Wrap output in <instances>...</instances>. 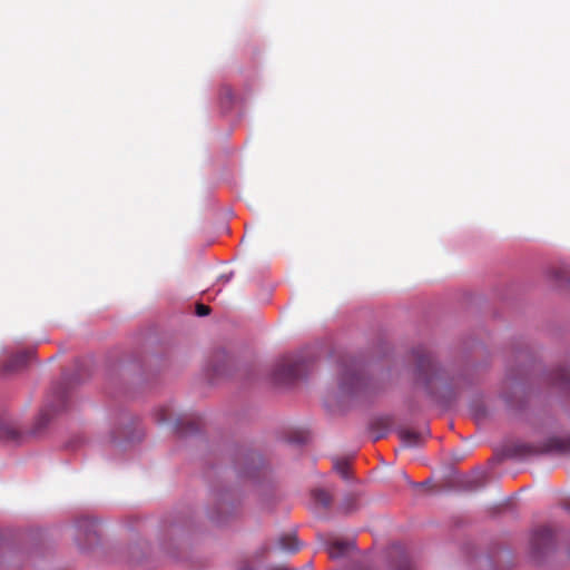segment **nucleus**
Instances as JSON below:
<instances>
[{"label": "nucleus", "instance_id": "f03ea898", "mask_svg": "<svg viewBox=\"0 0 570 570\" xmlns=\"http://www.w3.org/2000/svg\"><path fill=\"white\" fill-rule=\"evenodd\" d=\"M517 452L520 455H537V454H570V436H552L540 445L520 444L517 446Z\"/></svg>", "mask_w": 570, "mask_h": 570}, {"label": "nucleus", "instance_id": "9b49d317", "mask_svg": "<svg viewBox=\"0 0 570 570\" xmlns=\"http://www.w3.org/2000/svg\"><path fill=\"white\" fill-rule=\"evenodd\" d=\"M312 498L316 504L323 509H328L332 504V495L323 489H315L312 491Z\"/></svg>", "mask_w": 570, "mask_h": 570}, {"label": "nucleus", "instance_id": "7ed1b4c3", "mask_svg": "<svg viewBox=\"0 0 570 570\" xmlns=\"http://www.w3.org/2000/svg\"><path fill=\"white\" fill-rule=\"evenodd\" d=\"M365 387V379L360 365L352 362L342 368L338 377V389L343 395H355Z\"/></svg>", "mask_w": 570, "mask_h": 570}, {"label": "nucleus", "instance_id": "9d476101", "mask_svg": "<svg viewBox=\"0 0 570 570\" xmlns=\"http://www.w3.org/2000/svg\"><path fill=\"white\" fill-rule=\"evenodd\" d=\"M281 549L285 552L295 553L299 550L301 544L293 534H284L278 539Z\"/></svg>", "mask_w": 570, "mask_h": 570}, {"label": "nucleus", "instance_id": "423d86ee", "mask_svg": "<svg viewBox=\"0 0 570 570\" xmlns=\"http://www.w3.org/2000/svg\"><path fill=\"white\" fill-rule=\"evenodd\" d=\"M354 549L353 541H344L340 539H330L326 542V550L332 559H337L347 554Z\"/></svg>", "mask_w": 570, "mask_h": 570}, {"label": "nucleus", "instance_id": "dca6fc26", "mask_svg": "<svg viewBox=\"0 0 570 570\" xmlns=\"http://www.w3.org/2000/svg\"><path fill=\"white\" fill-rule=\"evenodd\" d=\"M403 564H404V567L400 566L397 570H410V563L406 558L403 560Z\"/></svg>", "mask_w": 570, "mask_h": 570}, {"label": "nucleus", "instance_id": "20e7f679", "mask_svg": "<svg viewBox=\"0 0 570 570\" xmlns=\"http://www.w3.org/2000/svg\"><path fill=\"white\" fill-rule=\"evenodd\" d=\"M413 354L416 361L419 379L429 389V385L432 383L433 379L438 376L439 368L431 354L426 350L417 348L413 352Z\"/></svg>", "mask_w": 570, "mask_h": 570}, {"label": "nucleus", "instance_id": "6ab92c4d", "mask_svg": "<svg viewBox=\"0 0 570 570\" xmlns=\"http://www.w3.org/2000/svg\"><path fill=\"white\" fill-rule=\"evenodd\" d=\"M346 501H347V502H350V501L352 502V501H354V499H352V498H347V500H346Z\"/></svg>", "mask_w": 570, "mask_h": 570}, {"label": "nucleus", "instance_id": "f3484780", "mask_svg": "<svg viewBox=\"0 0 570 570\" xmlns=\"http://www.w3.org/2000/svg\"><path fill=\"white\" fill-rule=\"evenodd\" d=\"M167 420H168V415H166L165 413H161L160 417H159V421L165 422Z\"/></svg>", "mask_w": 570, "mask_h": 570}, {"label": "nucleus", "instance_id": "1a4fd4ad", "mask_svg": "<svg viewBox=\"0 0 570 570\" xmlns=\"http://www.w3.org/2000/svg\"><path fill=\"white\" fill-rule=\"evenodd\" d=\"M552 383L563 391L570 392V370L559 368L552 374Z\"/></svg>", "mask_w": 570, "mask_h": 570}, {"label": "nucleus", "instance_id": "4468645a", "mask_svg": "<svg viewBox=\"0 0 570 570\" xmlns=\"http://www.w3.org/2000/svg\"><path fill=\"white\" fill-rule=\"evenodd\" d=\"M97 525V522L95 520L85 518L82 520H79L78 527L80 529L85 530H94V528Z\"/></svg>", "mask_w": 570, "mask_h": 570}, {"label": "nucleus", "instance_id": "0eeeda50", "mask_svg": "<svg viewBox=\"0 0 570 570\" xmlns=\"http://www.w3.org/2000/svg\"><path fill=\"white\" fill-rule=\"evenodd\" d=\"M399 436L405 446H419L423 443L425 435L410 429H401Z\"/></svg>", "mask_w": 570, "mask_h": 570}, {"label": "nucleus", "instance_id": "ddd939ff", "mask_svg": "<svg viewBox=\"0 0 570 570\" xmlns=\"http://www.w3.org/2000/svg\"><path fill=\"white\" fill-rule=\"evenodd\" d=\"M16 436L17 432L12 426L0 422V439L12 440Z\"/></svg>", "mask_w": 570, "mask_h": 570}, {"label": "nucleus", "instance_id": "2eb2a0df", "mask_svg": "<svg viewBox=\"0 0 570 570\" xmlns=\"http://www.w3.org/2000/svg\"><path fill=\"white\" fill-rule=\"evenodd\" d=\"M210 313V307L204 304L196 305V314L198 316H207Z\"/></svg>", "mask_w": 570, "mask_h": 570}, {"label": "nucleus", "instance_id": "39448f33", "mask_svg": "<svg viewBox=\"0 0 570 570\" xmlns=\"http://www.w3.org/2000/svg\"><path fill=\"white\" fill-rule=\"evenodd\" d=\"M553 540V530L548 525H540L535 528L531 535V547L535 552H541L549 547Z\"/></svg>", "mask_w": 570, "mask_h": 570}, {"label": "nucleus", "instance_id": "6e6552de", "mask_svg": "<svg viewBox=\"0 0 570 570\" xmlns=\"http://www.w3.org/2000/svg\"><path fill=\"white\" fill-rule=\"evenodd\" d=\"M32 353L33 352L31 350H27V351H23V352H20L18 354L13 355L8 361V363L6 365V370L7 371H16V370L20 368L21 366L27 364V362L31 358Z\"/></svg>", "mask_w": 570, "mask_h": 570}, {"label": "nucleus", "instance_id": "a211bd4d", "mask_svg": "<svg viewBox=\"0 0 570 570\" xmlns=\"http://www.w3.org/2000/svg\"><path fill=\"white\" fill-rule=\"evenodd\" d=\"M216 522H220L218 517H212Z\"/></svg>", "mask_w": 570, "mask_h": 570}, {"label": "nucleus", "instance_id": "f8f14e48", "mask_svg": "<svg viewBox=\"0 0 570 570\" xmlns=\"http://www.w3.org/2000/svg\"><path fill=\"white\" fill-rule=\"evenodd\" d=\"M333 468L343 479H348L350 461L347 459H335Z\"/></svg>", "mask_w": 570, "mask_h": 570}, {"label": "nucleus", "instance_id": "f257e3e1", "mask_svg": "<svg viewBox=\"0 0 570 570\" xmlns=\"http://www.w3.org/2000/svg\"><path fill=\"white\" fill-rule=\"evenodd\" d=\"M313 362V357L303 354L284 356L275 365L274 379L279 383L292 382L301 377Z\"/></svg>", "mask_w": 570, "mask_h": 570}]
</instances>
